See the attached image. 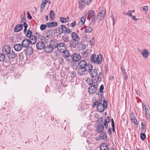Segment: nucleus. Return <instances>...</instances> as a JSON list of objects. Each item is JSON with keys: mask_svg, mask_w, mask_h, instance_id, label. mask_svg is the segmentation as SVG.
Instances as JSON below:
<instances>
[{"mask_svg": "<svg viewBox=\"0 0 150 150\" xmlns=\"http://www.w3.org/2000/svg\"><path fill=\"white\" fill-rule=\"evenodd\" d=\"M30 42H32L31 44H35L36 42L37 39L36 37L34 35H32L29 37Z\"/></svg>", "mask_w": 150, "mask_h": 150, "instance_id": "25", "label": "nucleus"}, {"mask_svg": "<svg viewBox=\"0 0 150 150\" xmlns=\"http://www.w3.org/2000/svg\"><path fill=\"white\" fill-rule=\"evenodd\" d=\"M10 58L9 56H7V57H5L4 59V62L6 63H10Z\"/></svg>", "mask_w": 150, "mask_h": 150, "instance_id": "39", "label": "nucleus"}, {"mask_svg": "<svg viewBox=\"0 0 150 150\" xmlns=\"http://www.w3.org/2000/svg\"><path fill=\"white\" fill-rule=\"evenodd\" d=\"M85 2L83 0H81L79 2V5L80 6H82L85 4Z\"/></svg>", "mask_w": 150, "mask_h": 150, "instance_id": "54", "label": "nucleus"}, {"mask_svg": "<svg viewBox=\"0 0 150 150\" xmlns=\"http://www.w3.org/2000/svg\"><path fill=\"white\" fill-rule=\"evenodd\" d=\"M27 13L28 15L27 17L28 18V19H30V20L32 19V16H31V15H30V13H29V12L28 11L27 12Z\"/></svg>", "mask_w": 150, "mask_h": 150, "instance_id": "57", "label": "nucleus"}, {"mask_svg": "<svg viewBox=\"0 0 150 150\" xmlns=\"http://www.w3.org/2000/svg\"><path fill=\"white\" fill-rule=\"evenodd\" d=\"M50 44L52 47H53L54 49H56L57 48L58 44L57 41L56 40L54 39L51 40L50 42Z\"/></svg>", "mask_w": 150, "mask_h": 150, "instance_id": "16", "label": "nucleus"}, {"mask_svg": "<svg viewBox=\"0 0 150 150\" xmlns=\"http://www.w3.org/2000/svg\"><path fill=\"white\" fill-rule=\"evenodd\" d=\"M100 148L101 150H108V147L107 144L105 143L101 144L100 145Z\"/></svg>", "mask_w": 150, "mask_h": 150, "instance_id": "27", "label": "nucleus"}, {"mask_svg": "<svg viewBox=\"0 0 150 150\" xmlns=\"http://www.w3.org/2000/svg\"><path fill=\"white\" fill-rule=\"evenodd\" d=\"M84 29L85 32L86 33H91L93 30V28L89 26H86Z\"/></svg>", "mask_w": 150, "mask_h": 150, "instance_id": "32", "label": "nucleus"}, {"mask_svg": "<svg viewBox=\"0 0 150 150\" xmlns=\"http://www.w3.org/2000/svg\"><path fill=\"white\" fill-rule=\"evenodd\" d=\"M73 54L69 55V57L67 59H65L66 61L69 63L73 61Z\"/></svg>", "mask_w": 150, "mask_h": 150, "instance_id": "36", "label": "nucleus"}, {"mask_svg": "<svg viewBox=\"0 0 150 150\" xmlns=\"http://www.w3.org/2000/svg\"><path fill=\"white\" fill-rule=\"evenodd\" d=\"M86 16H88L87 18L90 19V18L95 16V11L93 10H90L88 11L86 14Z\"/></svg>", "mask_w": 150, "mask_h": 150, "instance_id": "18", "label": "nucleus"}, {"mask_svg": "<svg viewBox=\"0 0 150 150\" xmlns=\"http://www.w3.org/2000/svg\"><path fill=\"white\" fill-rule=\"evenodd\" d=\"M110 120L109 117L108 116L105 120V122L108 123L110 122Z\"/></svg>", "mask_w": 150, "mask_h": 150, "instance_id": "63", "label": "nucleus"}, {"mask_svg": "<svg viewBox=\"0 0 150 150\" xmlns=\"http://www.w3.org/2000/svg\"><path fill=\"white\" fill-rule=\"evenodd\" d=\"M111 124L112 127V130L113 132H115L114 122L112 119H111Z\"/></svg>", "mask_w": 150, "mask_h": 150, "instance_id": "47", "label": "nucleus"}, {"mask_svg": "<svg viewBox=\"0 0 150 150\" xmlns=\"http://www.w3.org/2000/svg\"><path fill=\"white\" fill-rule=\"evenodd\" d=\"M80 48L81 50H84L86 48V45L84 43H81L80 45Z\"/></svg>", "mask_w": 150, "mask_h": 150, "instance_id": "52", "label": "nucleus"}, {"mask_svg": "<svg viewBox=\"0 0 150 150\" xmlns=\"http://www.w3.org/2000/svg\"><path fill=\"white\" fill-rule=\"evenodd\" d=\"M66 45L63 42H60L58 43L57 46L58 50L60 52H62L63 51L66 50Z\"/></svg>", "mask_w": 150, "mask_h": 150, "instance_id": "4", "label": "nucleus"}, {"mask_svg": "<svg viewBox=\"0 0 150 150\" xmlns=\"http://www.w3.org/2000/svg\"><path fill=\"white\" fill-rule=\"evenodd\" d=\"M85 67L87 73L90 72L93 69V66L90 64H87L86 65Z\"/></svg>", "mask_w": 150, "mask_h": 150, "instance_id": "20", "label": "nucleus"}, {"mask_svg": "<svg viewBox=\"0 0 150 150\" xmlns=\"http://www.w3.org/2000/svg\"><path fill=\"white\" fill-rule=\"evenodd\" d=\"M44 50L45 52L47 53H50L52 52L54 50L53 47L51 46V45L50 44L45 46Z\"/></svg>", "mask_w": 150, "mask_h": 150, "instance_id": "7", "label": "nucleus"}, {"mask_svg": "<svg viewBox=\"0 0 150 150\" xmlns=\"http://www.w3.org/2000/svg\"><path fill=\"white\" fill-rule=\"evenodd\" d=\"M9 54L10 58L11 59H15L17 57V54L13 50L10 51V53Z\"/></svg>", "mask_w": 150, "mask_h": 150, "instance_id": "29", "label": "nucleus"}, {"mask_svg": "<svg viewBox=\"0 0 150 150\" xmlns=\"http://www.w3.org/2000/svg\"><path fill=\"white\" fill-rule=\"evenodd\" d=\"M147 107L146 105H144L143 107V111H145V112H149Z\"/></svg>", "mask_w": 150, "mask_h": 150, "instance_id": "53", "label": "nucleus"}, {"mask_svg": "<svg viewBox=\"0 0 150 150\" xmlns=\"http://www.w3.org/2000/svg\"><path fill=\"white\" fill-rule=\"evenodd\" d=\"M71 36L73 40H80V38L78 35L74 32L71 33Z\"/></svg>", "mask_w": 150, "mask_h": 150, "instance_id": "26", "label": "nucleus"}, {"mask_svg": "<svg viewBox=\"0 0 150 150\" xmlns=\"http://www.w3.org/2000/svg\"><path fill=\"white\" fill-rule=\"evenodd\" d=\"M76 25V21H75L70 24V26L73 28Z\"/></svg>", "mask_w": 150, "mask_h": 150, "instance_id": "59", "label": "nucleus"}, {"mask_svg": "<svg viewBox=\"0 0 150 150\" xmlns=\"http://www.w3.org/2000/svg\"><path fill=\"white\" fill-rule=\"evenodd\" d=\"M94 38H93V40H91L89 41V43L90 44V45L91 46L93 45H94Z\"/></svg>", "mask_w": 150, "mask_h": 150, "instance_id": "64", "label": "nucleus"}, {"mask_svg": "<svg viewBox=\"0 0 150 150\" xmlns=\"http://www.w3.org/2000/svg\"><path fill=\"white\" fill-rule=\"evenodd\" d=\"M47 26V25L46 24H41L40 26V30H43L46 28Z\"/></svg>", "mask_w": 150, "mask_h": 150, "instance_id": "43", "label": "nucleus"}, {"mask_svg": "<svg viewBox=\"0 0 150 150\" xmlns=\"http://www.w3.org/2000/svg\"><path fill=\"white\" fill-rule=\"evenodd\" d=\"M2 51L3 53H4V54L8 55L10 53L11 48L8 45H5L3 47Z\"/></svg>", "mask_w": 150, "mask_h": 150, "instance_id": "5", "label": "nucleus"}, {"mask_svg": "<svg viewBox=\"0 0 150 150\" xmlns=\"http://www.w3.org/2000/svg\"><path fill=\"white\" fill-rule=\"evenodd\" d=\"M62 30H63V33H64L69 34L72 31L71 29H69L67 28L64 25H61Z\"/></svg>", "mask_w": 150, "mask_h": 150, "instance_id": "10", "label": "nucleus"}, {"mask_svg": "<svg viewBox=\"0 0 150 150\" xmlns=\"http://www.w3.org/2000/svg\"><path fill=\"white\" fill-rule=\"evenodd\" d=\"M45 46L44 43L41 42H38L36 44V47L39 50H42L43 49H44Z\"/></svg>", "mask_w": 150, "mask_h": 150, "instance_id": "15", "label": "nucleus"}, {"mask_svg": "<svg viewBox=\"0 0 150 150\" xmlns=\"http://www.w3.org/2000/svg\"><path fill=\"white\" fill-rule=\"evenodd\" d=\"M63 39L64 42H68L69 41V37L67 36H65Z\"/></svg>", "mask_w": 150, "mask_h": 150, "instance_id": "50", "label": "nucleus"}, {"mask_svg": "<svg viewBox=\"0 0 150 150\" xmlns=\"http://www.w3.org/2000/svg\"><path fill=\"white\" fill-rule=\"evenodd\" d=\"M55 14L54 11L52 10H51L50 13V18H51L52 19V20Z\"/></svg>", "mask_w": 150, "mask_h": 150, "instance_id": "38", "label": "nucleus"}, {"mask_svg": "<svg viewBox=\"0 0 150 150\" xmlns=\"http://www.w3.org/2000/svg\"><path fill=\"white\" fill-rule=\"evenodd\" d=\"M87 16L86 15L85 16H84L82 17L80 21L82 23V25H83L85 23Z\"/></svg>", "mask_w": 150, "mask_h": 150, "instance_id": "40", "label": "nucleus"}, {"mask_svg": "<svg viewBox=\"0 0 150 150\" xmlns=\"http://www.w3.org/2000/svg\"><path fill=\"white\" fill-rule=\"evenodd\" d=\"M98 101H96L92 105V107L93 108H94L96 107V106H97L98 104Z\"/></svg>", "mask_w": 150, "mask_h": 150, "instance_id": "61", "label": "nucleus"}, {"mask_svg": "<svg viewBox=\"0 0 150 150\" xmlns=\"http://www.w3.org/2000/svg\"><path fill=\"white\" fill-rule=\"evenodd\" d=\"M102 55L100 54L99 55H97V57H96V63L98 64H100L102 61Z\"/></svg>", "mask_w": 150, "mask_h": 150, "instance_id": "19", "label": "nucleus"}, {"mask_svg": "<svg viewBox=\"0 0 150 150\" xmlns=\"http://www.w3.org/2000/svg\"><path fill=\"white\" fill-rule=\"evenodd\" d=\"M141 127L142 129H144L145 131L146 130V125L144 124L143 122H142L141 123Z\"/></svg>", "mask_w": 150, "mask_h": 150, "instance_id": "56", "label": "nucleus"}, {"mask_svg": "<svg viewBox=\"0 0 150 150\" xmlns=\"http://www.w3.org/2000/svg\"><path fill=\"white\" fill-rule=\"evenodd\" d=\"M31 43H32V42H30V40L27 39H25L23 40L21 44L23 47H29Z\"/></svg>", "mask_w": 150, "mask_h": 150, "instance_id": "6", "label": "nucleus"}, {"mask_svg": "<svg viewBox=\"0 0 150 150\" xmlns=\"http://www.w3.org/2000/svg\"><path fill=\"white\" fill-rule=\"evenodd\" d=\"M140 137L141 139L143 140H144L146 137V135L144 133H141L140 134Z\"/></svg>", "mask_w": 150, "mask_h": 150, "instance_id": "46", "label": "nucleus"}, {"mask_svg": "<svg viewBox=\"0 0 150 150\" xmlns=\"http://www.w3.org/2000/svg\"><path fill=\"white\" fill-rule=\"evenodd\" d=\"M47 5V4L45 2H44L43 1H42L41 4L40 6V11L42 13L43 10L45 9V7Z\"/></svg>", "mask_w": 150, "mask_h": 150, "instance_id": "31", "label": "nucleus"}, {"mask_svg": "<svg viewBox=\"0 0 150 150\" xmlns=\"http://www.w3.org/2000/svg\"><path fill=\"white\" fill-rule=\"evenodd\" d=\"M104 89V87L103 85H101L99 91H98V92H99L100 93H97V92H96V94H97L98 96L100 95V93H103V90Z\"/></svg>", "mask_w": 150, "mask_h": 150, "instance_id": "35", "label": "nucleus"}, {"mask_svg": "<svg viewBox=\"0 0 150 150\" xmlns=\"http://www.w3.org/2000/svg\"><path fill=\"white\" fill-rule=\"evenodd\" d=\"M90 18H91V24H93V25L95 23V21L96 19L95 16H94L91 17Z\"/></svg>", "mask_w": 150, "mask_h": 150, "instance_id": "44", "label": "nucleus"}, {"mask_svg": "<svg viewBox=\"0 0 150 150\" xmlns=\"http://www.w3.org/2000/svg\"><path fill=\"white\" fill-rule=\"evenodd\" d=\"M46 25L48 27L50 28L56 27L58 25V23L56 22H52L47 23Z\"/></svg>", "mask_w": 150, "mask_h": 150, "instance_id": "17", "label": "nucleus"}, {"mask_svg": "<svg viewBox=\"0 0 150 150\" xmlns=\"http://www.w3.org/2000/svg\"><path fill=\"white\" fill-rule=\"evenodd\" d=\"M108 104L107 100H104L103 103H99L97 106V109L98 111L100 112H103L104 110L107 108Z\"/></svg>", "mask_w": 150, "mask_h": 150, "instance_id": "1", "label": "nucleus"}, {"mask_svg": "<svg viewBox=\"0 0 150 150\" xmlns=\"http://www.w3.org/2000/svg\"><path fill=\"white\" fill-rule=\"evenodd\" d=\"M85 68V67H83L82 68L79 67L78 70V73L79 75L82 76L85 74V73L86 72V71Z\"/></svg>", "mask_w": 150, "mask_h": 150, "instance_id": "14", "label": "nucleus"}, {"mask_svg": "<svg viewBox=\"0 0 150 150\" xmlns=\"http://www.w3.org/2000/svg\"><path fill=\"white\" fill-rule=\"evenodd\" d=\"M132 122L134 123V125H137V121L136 119L135 120H131Z\"/></svg>", "mask_w": 150, "mask_h": 150, "instance_id": "62", "label": "nucleus"}, {"mask_svg": "<svg viewBox=\"0 0 150 150\" xmlns=\"http://www.w3.org/2000/svg\"><path fill=\"white\" fill-rule=\"evenodd\" d=\"M105 10L104 8H102L99 11L97 15V19L99 18L100 20L103 19L105 15Z\"/></svg>", "mask_w": 150, "mask_h": 150, "instance_id": "3", "label": "nucleus"}, {"mask_svg": "<svg viewBox=\"0 0 150 150\" xmlns=\"http://www.w3.org/2000/svg\"><path fill=\"white\" fill-rule=\"evenodd\" d=\"M150 54V52L146 49L144 50L143 52H142V54L144 57L147 58L148 55Z\"/></svg>", "mask_w": 150, "mask_h": 150, "instance_id": "30", "label": "nucleus"}, {"mask_svg": "<svg viewBox=\"0 0 150 150\" xmlns=\"http://www.w3.org/2000/svg\"><path fill=\"white\" fill-rule=\"evenodd\" d=\"M103 77V73L100 72L98 74V76L96 79H94L96 81H97V84H98L101 81L102 78Z\"/></svg>", "mask_w": 150, "mask_h": 150, "instance_id": "24", "label": "nucleus"}, {"mask_svg": "<svg viewBox=\"0 0 150 150\" xmlns=\"http://www.w3.org/2000/svg\"><path fill=\"white\" fill-rule=\"evenodd\" d=\"M5 55L4 53H0V62H2L4 59Z\"/></svg>", "mask_w": 150, "mask_h": 150, "instance_id": "41", "label": "nucleus"}, {"mask_svg": "<svg viewBox=\"0 0 150 150\" xmlns=\"http://www.w3.org/2000/svg\"><path fill=\"white\" fill-rule=\"evenodd\" d=\"M96 55L95 54H93L91 56L90 60L92 62L96 63Z\"/></svg>", "mask_w": 150, "mask_h": 150, "instance_id": "34", "label": "nucleus"}, {"mask_svg": "<svg viewBox=\"0 0 150 150\" xmlns=\"http://www.w3.org/2000/svg\"><path fill=\"white\" fill-rule=\"evenodd\" d=\"M42 38L45 41L46 43H47L49 42V39L46 38V37L44 36H42Z\"/></svg>", "mask_w": 150, "mask_h": 150, "instance_id": "58", "label": "nucleus"}, {"mask_svg": "<svg viewBox=\"0 0 150 150\" xmlns=\"http://www.w3.org/2000/svg\"><path fill=\"white\" fill-rule=\"evenodd\" d=\"M100 137L102 139L106 140L107 138V136L106 133L103 132V133L100 136Z\"/></svg>", "mask_w": 150, "mask_h": 150, "instance_id": "37", "label": "nucleus"}, {"mask_svg": "<svg viewBox=\"0 0 150 150\" xmlns=\"http://www.w3.org/2000/svg\"><path fill=\"white\" fill-rule=\"evenodd\" d=\"M86 82L88 84L90 85V86H91L94 84L95 83L96 81L94 80L89 79L87 80Z\"/></svg>", "mask_w": 150, "mask_h": 150, "instance_id": "33", "label": "nucleus"}, {"mask_svg": "<svg viewBox=\"0 0 150 150\" xmlns=\"http://www.w3.org/2000/svg\"><path fill=\"white\" fill-rule=\"evenodd\" d=\"M24 50L26 54L31 55L33 52V49L32 47H27Z\"/></svg>", "mask_w": 150, "mask_h": 150, "instance_id": "13", "label": "nucleus"}, {"mask_svg": "<svg viewBox=\"0 0 150 150\" xmlns=\"http://www.w3.org/2000/svg\"><path fill=\"white\" fill-rule=\"evenodd\" d=\"M26 36L27 37H29L30 36H32V31L30 30H28L27 33H26Z\"/></svg>", "mask_w": 150, "mask_h": 150, "instance_id": "42", "label": "nucleus"}, {"mask_svg": "<svg viewBox=\"0 0 150 150\" xmlns=\"http://www.w3.org/2000/svg\"><path fill=\"white\" fill-rule=\"evenodd\" d=\"M86 61L84 60H81L78 62V66L81 68L85 67L86 65Z\"/></svg>", "mask_w": 150, "mask_h": 150, "instance_id": "21", "label": "nucleus"}, {"mask_svg": "<svg viewBox=\"0 0 150 150\" xmlns=\"http://www.w3.org/2000/svg\"><path fill=\"white\" fill-rule=\"evenodd\" d=\"M73 61L77 62L81 59V56L78 53H75L73 54Z\"/></svg>", "mask_w": 150, "mask_h": 150, "instance_id": "8", "label": "nucleus"}, {"mask_svg": "<svg viewBox=\"0 0 150 150\" xmlns=\"http://www.w3.org/2000/svg\"><path fill=\"white\" fill-rule=\"evenodd\" d=\"M46 34L47 35H50L51 36H53V33L52 31L51 30L48 31L46 33Z\"/></svg>", "mask_w": 150, "mask_h": 150, "instance_id": "51", "label": "nucleus"}, {"mask_svg": "<svg viewBox=\"0 0 150 150\" xmlns=\"http://www.w3.org/2000/svg\"><path fill=\"white\" fill-rule=\"evenodd\" d=\"M23 28V25L19 24L15 26L14 31L15 32L17 33L20 31Z\"/></svg>", "mask_w": 150, "mask_h": 150, "instance_id": "22", "label": "nucleus"}, {"mask_svg": "<svg viewBox=\"0 0 150 150\" xmlns=\"http://www.w3.org/2000/svg\"><path fill=\"white\" fill-rule=\"evenodd\" d=\"M103 120V118L102 117H101L99 118L97 121H96V123L98 124L102 123Z\"/></svg>", "mask_w": 150, "mask_h": 150, "instance_id": "48", "label": "nucleus"}, {"mask_svg": "<svg viewBox=\"0 0 150 150\" xmlns=\"http://www.w3.org/2000/svg\"><path fill=\"white\" fill-rule=\"evenodd\" d=\"M62 52L64 53V55H62V57L64 59H67L69 57V55H70L69 51L67 50L63 51Z\"/></svg>", "mask_w": 150, "mask_h": 150, "instance_id": "23", "label": "nucleus"}, {"mask_svg": "<svg viewBox=\"0 0 150 150\" xmlns=\"http://www.w3.org/2000/svg\"><path fill=\"white\" fill-rule=\"evenodd\" d=\"M26 17L25 16H23V15H22L21 16V23H23L25 22L26 21L25 20L26 19Z\"/></svg>", "mask_w": 150, "mask_h": 150, "instance_id": "45", "label": "nucleus"}, {"mask_svg": "<svg viewBox=\"0 0 150 150\" xmlns=\"http://www.w3.org/2000/svg\"><path fill=\"white\" fill-rule=\"evenodd\" d=\"M23 46L21 44L16 43L14 45L13 47L15 50L17 52L20 51L21 50Z\"/></svg>", "mask_w": 150, "mask_h": 150, "instance_id": "12", "label": "nucleus"}, {"mask_svg": "<svg viewBox=\"0 0 150 150\" xmlns=\"http://www.w3.org/2000/svg\"><path fill=\"white\" fill-rule=\"evenodd\" d=\"M97 81H96L95 83L94 84L91 86H90L88 88V92L91 94L95 93L97 91V88L98 87V85L97 84Z\"/></svg>", "mask_w": 150, "mask_h": 150, "instance_id": "2", "label": "nucleus"}, {"mask_svg": "<svg viewBox=\"0 0 150 150\" xmlns=\"http://www.w3.org/2000/svg\"><path fill=\"white\" fill-rule=\"evenodd\" d=\"M123 78L125 80H127V76L126 73H123Z\"/></svg>", "mask_w": 150, "mask_h": 150, "instance_id": "60", "label": "nucleus"}, {"mask_svg": "<svg viewBox=\"0 0 150 150\" xmlns=\"http://www.w3.org/2000/svg\"><path fill=\"white\" fill-rule=\"evenodd\" d=\"M60 21L62 23H65L67 22L66 18L64 17H61L60 20Z\"/></svg>", "mask_w": 150, "mask_h": 150, "instance_id": "49", "label": "nucleus"}, {"mask_svg": "<svg viewBox=\"0 0 150 150\" xmlns=\"http://www.w3.org/2000/svg\"><path fill=\"white\" fill-rule=\"evenodd\" d=\"M148 9V7L147 6H145L143 7V10L145 12H147Z\"/></svg>", "mask_w": 150, "mask_h": 150, "instance_id": "55", "label": "nucleus"}, {"mask_svg": "<svg viewBox=\"0 0 150 150\" xmlns=\"http://www.w3.org/2000/svg\"><path fill=\"white\" fill-rule=\"evenodd\" d=\"M104 130V126L103 125H101L98 126L97 129V132L100 133L102 132Z\"/></svg>", "mask_w": 150, "mask_h": 150, "instance_id": "28", "label": "nucleus"}, {"mask_svg": "<svg viewBox=\"0 0 150 150\" xmlns=\"http://www.w3.org/2000/svg\"><path fill=\"white\" fill-rule=\"evenodd\" d=\"M90 75L92 78H96L98 76V71L96 69H92L91 71L89 72Z\"/></svg>", "mask_w": 150, "mask_h": 150, "instance_id": "11", "label": "nucleus"}, {"mask_svg": "<svg viewBox=\"0 0 150 150\" xmlns=\"http://www.w3.org/2000/svg\"><path fill=\"white\" fill-rule=\"evenodd\" d=\"M79 40H73L69 42V45L71 47L75 48L77 46L79 43Z\"/></svg>", "mask_w": 150, "mask_h": 150, "instance_id": "9", "label": "nucleus"}]
</instances>
